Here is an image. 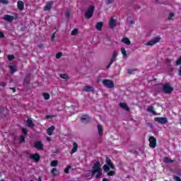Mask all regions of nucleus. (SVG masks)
I'll use <instances>...</instances> for the list:
<instances>
[{
	"mask_svg": "<svg viewBox=\"0 0 181 181\" xmlns=\"http://www.w3.org/2000/svg\"><path fill=\"white\" fill-rule=\"evenodd\" d=\"M94 15V6H89L87 11L85 12V17L86 19H90Z\"/></svg>",
	"mask_w": 181,
	"mask_h": 181,
	"instance_id": "obj_1",
	"label": "nucleus"
},
{
	"mask_svg": "<svg viewBox=\"0 0 181 181\" xmlns=\"http://www.w3.org/2000/svg\"><path fill=\"white\" fill-rule=\"evenodd\" d=\"M101 170V163H100V161H96L92 167V176H95V173Z\"/></svg>",
	"mask_w": 181,
	"mask_h": 181,
	"instance_id": "obj_2",
	"label": "nucleus"
},
{
	"mask_svg": "<svg viewBox=\"0 0 181 181\" xmlns=\"http://www.w3.org/2000/svg\"><path fill=\"white\" fill-rule=\"evenodd\" d=\"M2 19L4 21H6V22H13L14 19H18V13H16L14 16L8 14H5L3 16Z\"/></svg>",
	"mask_w": 181,
	"mask_h": 181,
	"instance_id": "obj_3",
	"label": "nucleus"
},
{
	"mask_svg": "<svg viewBox=\"0 0 181 181\" xmlns=\"http://www.w3.org/2000/svg\"><path fill=\"white\" fill-rule=\"evenodd\" d=\"M163 91L165 94H170L173 92V88L169 83H165L163 86Z\"/></svg>",
	"mask_w": 181,
	"mask_h": 181,
	"instance_id": "obj_4",
	"label": "nucleus"
},
{
	"mask_svg": "<svg viewBox=\"0 0 181 181\" xmlns=\"http://www.w3.org/2000/svg\"><path fill=\"white\" fill-rule=\"evenodd\" d=\"M103 84L107 88H113L114 87V82L110 79H104L103 81Z\"/></svg>",
	"mask_w": 181,
	"mask_h": 181,
	"instance_id": "obj_5",
	"label": "nucleus"
},
{
	"mask_svg": "<svg viewBox=\"0 0 181 181\" xmlns=\"http://www.w3.org/2000/svg\"><path fill=\"white\" fill-rule=\"evenodd\" d=\"M158 42H160V37H156L147 42L146 43V46H153V45H156V43H158Z\"/></svg>",
	"mask_w": 181,
	"mask_h": 181,
	"instance_id": "obj_6",
	"label": "nucleus"
},
{
	"mask_svg": "<svg viewBox=\"0 0 181 181\" xmlns=\"http://www.w3.org/2000/svg\"><path fill=\"white\" fill-rule=\"evenodd\" d=\"M30 159L37 163L40 161V155L37 153L30 154Z\"/></svg>",
	"mask_w": 181,
	"mask_h": 181,
	"instance_id": "obj_7",
	"label": "nucleus"
},
{
	"mask_svg": "<svg viewBox=\"0 0 181 181\" xmlns=\"http://www.w3.org/2000/svg\"><path fill=\"white\" fill-rule=\"evenodd\" d=\"M148 142L150 148H152L153 149L156 148V138L154 136H150L148 139Z\"/></svg>",
	"mask_w": 181,
	"mask_h": 181,
	"instance_id": "obj_8",
	"label": "nucleus"
},
{
	"mask_svg": "<svg viewBox=\"0 0 181 181\" xmlns=\"http://www.w3.org/2000/svg\"><path fill=\"white\" fill-rule=\"evenodd\" d=\"M7 115H9V110L7 108H1L0 109V117L1 118H5L6 117Z\"/></svg>",
	"mask_w": 181,
	"mask_h": 181,
	"instance_id": "obj_9",
	"label": "nucleus"
},
{
	"mask_svg": "<svg viewBox=\"0 0 181 181\" xmlns=\"http://www.w3.org/2000/svg\"><path fill=\"white\" fill-rule=\"evenodd\" d=\"M154 121L158 122V124H166L168 122V118L166 117H155Z\"/></svg>",
	"mask_w": 181,
	"mask_h": 181,
	"instance_id": "obj_10",
	"label": "nucleus"
},
{
	"mask_svg": "<svg viewBox=\"0 0 181 181\" xmlns=\"http://www.w3.org/2000/svg\"><path fill=\"white\" fill-rule=\"evenodd\" d=\"M34 147L38 151H43V144L40 141H37L34 144Z\"/></svg>",
	"mask_w": 181,
	"mask_h": 181,
	"instance_id": "obj_11",
	"label": "nucleus"
},
{
	"mask_svg": "<svg viewBox=\"0 0 181 181\" xmlns=\"http://www.w3.org/2000/svg\"><path fill=\"white\" fill-rule=\"evenodd\" d=\"M115 60H117V51H115L113 52L112 57L110 59V62H109V64L107 66V69H110V67H111V65L112 64V63H114V62H115Z\"/></svg>",
	"mask_w": 181,
	"mask_h": 181,
	"instance_id": "obj_12",
	"label": "nucleus"
},
{
	"mask_svg": "<svg viewBox=\"0 0 181 181\" xmlns=\"http://www.w3.org/2000/svg\"><path fill=\"white\" fill-rule=\"evenodd\" d=\"M105 162L106 165L110 166L111 169H115V165H114V163H112V160L109 157L105 158Z\"/></svg>",
	"mask_w": 181,
	"mask_h": 181,
	"instance_id": "obj_13",
	"label": "nucleus"
},
{
	"mask_svg": "<svg viewBox=\"0 0 181 181\" xmlns=\"http://www.w3.org/2000/svg\"><path fill=\"white\" fill-rule=\"evenodd\" d=\"M81 120L82 122H85V124H88V122H91V118L90 116L87 115H84L81 118Z\"/></svg>",
	"mask_w": 181,
	"mask_h": 181,
	"instance_id": "obj_14",
	"label": "nucleus"
},
{
	"mask_svg": "<svg viewBox=\"0 0 181 181\" xmlns=\"http://www.w3.org/2000/svg\"><path fill=\"white\" fill-rule=\"evenodd\" d=\"M17 6L19 11H23V9H25V3L23 1L19 0L17 2Z\"/></svg>",
	"mask_w": 181,
	"mask_h": 181,
	"instance_id": "obj_15",
	"label": "nucleus"
},
{
	"mask_svg": "<svg viewBox=\"0 0 181 181\" xmlns=\"http://www.w3.org/2000/svg\"><path fill=\"white\" fill-rule=\"evenodd\" d=\"M83 91H86V93H94V87L90 86H86L83 87Z\"/></svg>",
	"mask_w": 181,
	"mask_h": 181,
	"instance_id": "obj_16",
	"label": "nucleus"
},
{
	"mask_svg": "<svg viewBox=\"0 0 181 181\" xmlns=\"http://www.w3.org/2000/svg\"><path fill=\"white\" fill-rule=\"evenodd\" d=\"M78 149V145L77 144V143L74 142L73 144V148L70 152L71 155H73V153H76Z\"/></svg>",
	"mask_w": 181,
	"mask_h": 181,
	"instance_id": "obj_17",
	"label": "nucleus"
},
{
	"mask_svg": "<svg viewBox=\"0 0 181 181\" xmlns=\"http://www.w3.org/2000/svg\"><path fill=\"white\" fill-rule=\"evenodd\" d=\"M52 5H53V1H48L44 8V10L50 11L52 9Z\"/></svg>",
	"mask_w": 181,
	"mask_h": 181,
	"instance_id": "obj_18",
	"label": "nucleus"
},
{
	"mask_svg": "<svg viewBox=\"0 0 181 181\" xmlns=\"http://www.w3.org/2000/svg\"><path fill=\"white\" fill-rule=\"evenodd\" d=\"M119 105L121 107V108H123V110H125L126 111L129 112V107H128V105H127V103H120Z\"/></svg>",
	"mask_w": 181,
	"mask_h": 181,
	"instance_id": "obj_19",
	"label": "nucleus"
},
{
	"mask_svg": "<svg viewBox=\"0 0 181 181\" xmlns=\"http://www.w3.org/2000/svg\"><path fill=\"white\" fill-rule=\"evenodd\" d=\"M55 129V127L54 126H51L50 127H49L47 129V134L48 135H53V131H54Z\"/></svg>",
	"mask_w": 181,
	"mask_h": 181,
	"instance_id": "obj_20",
	"label": "nucleus"
},
{
	"mask_svg": "<svg viewBox=\"0 0 181 181\" xmlns=\"http://www.w3.org/2000/svg\"><path fill=\"white\" fill-rule=\"evenodd\" d=\"M122 42L124 43V45H127V46H129V45H131V40H129V38H128V37L122 38Z\"/></svg>",
	"mask_w": 181,
	"mask_h": 181,
	"instance_id": "obj_21",
	"label": "nucleus"
},
{
	"mask_svg": "<svg viewBox=\"0 0 181 181\" xmlns=\"http://www.w3.org/2000/svg\"><path fill=\"white\" fill-rule=\"evenodd\" d=\"M103 26H104V23L98 22L96 23L95 28H96L97 30H101V29H103Z\"/></svg>",
	"mask_w": 181,
	"mask_h": 181,
	"instance_id": "obj_22",
	"label": "nucleus"
},
{
	"mask_svg": "<svg viewBox=\"0 0 181 181\" xmlns=\"http://www.w3.org/2000/svg\"><path fill=\"white\" fill-rule=\"evenodd\" d=\"M109 25L110 28H115V26H117V21L115 19H111L109 22Z\"/></svg>",
	"mask_w": 181,
	"mask_h": 181,
	"instance_id": "obj_23",
	"label": "nucleus"
},
{
	"mask_svg": "<svg viewBox=\"0 0 181 181\" xmlns=\"http://www.w3.org/2000/svg\"><path fill=\"white\" fill-rule=\"evenodd\" d=\"M30 83V74H28L24 78V84H29Z\"/></svg>",
	"mask_w": 181,
	"mask_h": 181,
	"instance_id": "obj_24",
	"label": "nucleus"
},
{
	"mask_svg": "<svg viewBox=\"0 0 181 181\" xmlns=\"http://www.w3.org/2000/svg\"><path fill=\"white\" fill-rule=\"evenodd\" d=\"M8 69H10V71L11 74H14L16 73V66L13 65H9Z\"/></svg>",
	"mask_w": 181,
	"mask_h": 181,
	"instance_id": "obj_25",
	"label": "nucleus"
},
{
	"mask_svg": "<svg viewBox=\"0 0 181 181\" xmlns=\"http://www.w3.org/2000/svg\"><path fill=\"white\" fill-rule=\"evenodd\" d=\"M147 111H148V112H151L153 115H156V112H155L153 106H148L147 107Z\"/></svg>",
	"mask_w": 181,
	"mask_h": 181,
	"instance_id": "obj_26",
	"label": "nucleus"
},
{
	"mask_svg": "<svg viewBox=\"0 0 181 181\" xmlns=\"http://www.w3.org/2000/svg\"><path fill=\"white\" fill-rule=\"evenodd\" d=\"M26 122L30 128H33V127H35V124H33V120L28 119Z\"/></svg>",
	"mask_w": 181,
	"mask_h": 181,
	"instance_id": "obj_27",
	"label": "nucleus"
},
{
	"mask_svg": "<svg viewBox=\"0 0 181 181\" xmlns=\"http://www.w3.org/2000/svg\"><path fill=\"white\" fill-rule=\"evenodd\" d=\"M163 161L165 163H173L174 160L169 157H164Z\"/></svg>",
	"mask_w": 181,
	"mask_h": 181,
	"instance_id": "obj_28",
	"label": "nucleus"
},
{
	"mask_svg": "<svg viewBox=\"0 0 181 181\" xmlns=\"http://www.w3.org/2000/svg\"><path fill=\"white\" fill-rule=\"evenodd\" d=\"M51 173H52V176L56 177L57 175H59V171L57 170V168H54L51 170Z\"/></svg>",
	"mask_w": 181,
	"mask_h": 181,
	"instance_id": "obj_29",
	"label": "nucleus"
},
{
	"mask_svg": "<svg viewBox=\"0 0 181 181\" xmlns=\"http://www.w3.org/2000/svg\"><path fill=\"white\" fill-rule=\"evenodd\" d=\"M58 165H59V161H57V160H54L51 161L50 166H52V168H56V166H58Z\"/></svg>",
	"mask_w": 181,
	"mask_h": 181,
	"instance_id": "obj_30",
	"label": "nucleus"
},
{
	"mask_svg": "<svg viewBox=\"0 0 181 181\" xmlns=\"http://www.w3.org/2000/svg\"><path fill=\"white\" fill-rule=\"evenodd\" d=\"M96 173H97L95 175L96 179H100V177H103V169L98 171H96Z\"/></svg>",
	"mask_w": 181,
	"mask_h": 181,
	"instance_id": "obj_31",
	"label": "nucleus"
},
{
	"mask_svg": "<svg viewBox=\"0 0 181 181\" xmlns=\"http://www.w3.org/2000/svg\"><path fill=\"white\" fill-rule=\"evenodd\" d=\"M111 168V167H110V165L105 164L103 165V170L104 172H105L106 173L110 170V169Z\"/></svg>",
	"mask_w": 181,
	"mask_h": 181,
	"instance_id": "obj_32",
	"label": "nucleus"
},
{
	"mask_svg": "<svg viewBox=\"0 0 181 181\" xmlns=\"http://www.w3.org/2000/svg\"><path fill=\"white\" fill-rule=\"evenodd\" d=\"M59 77H60L61 78H63L64 80H68V78H69V76H68L67 74H60V75H59Z\"/></svg>",
	"mask_w": 181,
	"mask_h": 181,
	"instance_id": "obj_33",
	"label": "nucleus"
},
{
	"mask_svg": "<svg viewBox=\"0 0 181 181\" xmlns=\"http://www.w3.org/2000/svg\"><path fill=\"white\" fill-rule=\"evenodd\" d=\"M98 129L99 135H103V127L100 124H98Z\"/></svg>",
	"mask_w": 181,
	"mask_h": 181,
	"instance_id": "obj_34",
	"label": "nucleus"
},
{
	"mask_svg": "<svg viewBox=\"0 0 181 181\" xmlns=\"http://www.w3.org/2000/svg\"><path fill=\"white\" fill-rule=\"evenodd\" d=\"M77 33H78V30L77 28H75L71 31V36H76Z\"/></svg>",
	"mask_w": 181,
	"mask_h": 181,
	"instance_id": "obj_35",
	"label": "nucleus"
},
{
	"mask_svg": "<svg viewBox=\"0 0 181 181\" xmlns=\"http://www.w3.org/2000/svg\"><path fill=\"white\" fill-rule=\"evenodd\" d=\"M122 54H123L124 57H127V50L125 49V47L121 48Z\"/></svg>",
	"mask_w": 181,
	"mask_h": 181,
	"instance_id": "obj_36",
	"label": "nucleus"
},
{
	"mask_svg": "<svg viewBox=\"0 0 181 181\" xmlns=\"http://www.w3.org/2000/svg\"><path fill=\"white\" fill-rule=\"evenodd\" d=\"M43 97H44V99L47 100H50V94L49 93H43Z\"/></svg>",
	"mask_w": 181,
	"mask_h": 181,
	"instance_id": "obj_37",
	"label": "nucleus"
},
{
	"mask_svg": "<svg viewBox=\"0 0 181 181\" xmlns=\"http://www.w3.org/2000/svg\"><path fill=\"white\" fill-rule=\"evenodd\" d=\"M71 168V165H67V167L64 170V173H66V174L70 173Z\"/></svg>",
	"mask_w": 181,
	"mask_h": 181,
	"instance_id": "obj_38",
	"label": "nucleus"
},
{
	"mask_svg": "<svg viewBox=\"0 0 181 181\" xmlns=\"http://www.w3.org/2000/svg\"><path fill=\"white\" fill-rule=\"evenodd\" d=\"M19 142L20 144H23V142H25V136L23 135L20 136Z\"/></svg>",
	"mask_w": 181,
	"mask_h": 181,
	"instance_id": "obj_39",
	"label": "nucleus"
},
{
	"mask_svg": "<svg viewBox=\"0 0 181 181\" xmlns=\"http://www.w3.org/2000/svg\"><path fill=\"white\" fill-rule=\"evenodd\" d=\"M138 69H128L127 73L128 74H134L135 71H136Z\"/></svg>",
	"mask_w": 181,
	"mask_h": 181,
	"instance_id": "obj_40",
	"label": "nucleus"
},
{
	"mask_svg": "<svg viewBox=\"0 0 181 181\" xmlns=\"http://www.w3.org/2000/svg\"><path fill=\"white\" fill-rule=\"evenodd\" d=\"M181 64V56L177 59L175 66H180Z\"/></svg>",
	"mask_w": 181,
	"mask_h": 181,
	"instance_id": "obj_41",
	"label": "nucleus"
},
{
	"mask_svg": "<svg viewBox=\"0 0 181 181\" xmlns=\"http://www.w3.org/2000/svg\"><path fill=\"white\" fill-rule=\"evenodd\" d=\"M7 59L9 62H12L15 59V56L13 55H8Z\"/></svg>",
	"mask_w": 181,
	"mask_h": 181,
	"instance_id": "obj_42",
	"label": "nucleus"
},
{
	"mask_svg": "<svg viewBox=\"0 0 181 181\" xmlns=\"http://www.w3.org/2000/svg\"><path fill=\"white\" fill-rule=\"evenodd\" d=\"M107 173V176H114L115 175V171H109Z\"/></svg>",
	"mask_w": 181,
	"mask_h": 181,
	"instance_id": "obj_43",
	"label": "nucleus"
},
{
	"mask_svg": "<svg viewBox=\"0 0 181 181\" xmlns=\"http://www.w3.org/2000/svg\"><path fill=\"white\" fill-rule=\"evenodd\" d=\"M173 16H175V14L173 13H170L168 15V21H171Z\"/></svg>",
	"mask_w": 181,
	"mask_h": 181,
	"instance_id": "obj_44",
	"label": "nucleus"
},
{
	"mask_svg": "<svg viewBox=\"0 0 181 181\" xmlns=\"http://www.w3.org/2000/svg\"><path fill=\"white\" fill-rule=\"evenodd\" d=\"M22 134H23L24 135H27L28 134V129L23 128L22 129Z\"/></svg>",
	"mask_w": 181,
	"mask_h": 181,
	"instance_id": "obj_45",
	"label": "nucleus"
},
{
	"mask_svg": "<svg viewBox=\"0 0 181 181\" xmlns=\"http://www.w3.org/2000/svg\"><path fill=\"white\" fill-rule=\"evenodd\" d=\"M0 2H1V4H4V5H8L9 4V1L8 0H0Z\"/></svg>",
	"mask_w": 181,
	"mask_h": 181,
	"instance_id": "obj_46",
	"label": "nucleus"
},
{
	"mask_svg": "<svg viewBox=\"0 0 181 181\" xmlns=\"http://www.w3.org/2000/svg\"><path fill=\"white\" fill-rule=\"evenodd\" d=\"M62 56H63V53H62V52H58V53L56 54V59H60V57H62Z\"/></svg>",
	"mask_w": 181,
	"mask_h": 181,
	"instance_id": "obj_47",
	"label": "nucleus"
},
{
	"mask_svg": "<svg viewBox=\"0 0 181 181\" xmlns=\"http://www.w3.org/2000/svg\"><path fill=\"white\" fill-rule=\"evenodd\" d=\"M0 87H6V82H0Z\"/></svg>",
	"mask_w": 181,
	"mask_h": 181,
	"instance_id": "obj_48",
	"label": "nucleus"
},
{
	"mask_svg": "<svg viewBox=\"0 0 181 181\" xmlns=\"http://www.w3.org/2000/svg\"><path fill=\"white\" fill-rule=\"evenodd\" d=\"M5 37V33L4 32H0V39H4Z\"/></svg>",
	"mask_w": 181,
	"mask_h": 181,
	"instance_id": "obj_49",
	"label": "nucleus"
},
{
	"mask_svg": "<svg viewBox=\"0 0 181 181\" xmlns=\"http://www.w3.org/2000/svg\"><path fill=\"white\" fill-rule=\"evenodd\" d=\"M56 38V33H54L52 35L51 40L53 42L54 39Z\"/></svg>",
	"mask_w": 181,
	"mask_h": 181,
	"instance_id": "obj_50",
	"label": "nucleus"
},
{
	"mask_svg": "<svg viewBox=\"0 0 181 181\" xmlns=\"http://www.w3.org/2000/svg\"><path fill=\"white\" fill-rule=\"evenodd\" d=\"M46 118H47V119H50V118H54V115H47L46 116Z\"/></svg>",
	"mask_w": 181,
	"mask_h": 181,
	"instance_id": "obj_51",
	"label": "nucleus"
},
{
	"mask_svg": "<svg viewBox=\"0 0 181 181\" xmlns=\"http://www.w3.org/2000/svg\"><path fill=\"white\" fill-rule=\"evenodd\" d=\"M65 16L67 18V19H69V18H70V12H66L65 13Z\"/></svg>",
	"mask_w": 181,
	"mask_h": 181,
	"instance_id": "obj_52",
	"label": "nucleus"
},
{
	"mask_svg": "<svg viewBox=\"0 0 181 181\" xmlns=\"http://www.w3.org/2000/svg\"><path fill=\"white\" fill-rule=\"evenodd\" d=\"M174 180H175V181H181V179L180 178V177L175 176L174 177Z\"/></svg>",
	"mask_w": 181,
	"mask_h": 181,
	"instance_id": "obj_53",
	"label": "nucleus"
},
{
	"mask_svg": "<svg viewBox=\"0 0 181 181\" xmlns=\"http://www.w3.org/2000/svg\"><path fill=\"white\" fill-rule=\"evenodd\" d=\"M107 4L109 5H111V4H114V0H107Z\"/></svg>",
	"mask_w": 181,
	"mask_h": 181,
	"instance_id": "obj_54",
	"label": "nucleus"
},
{
	"mask_svg": "<svg viewBox=\"0 0 181 181\" xmlns=\"http://www.w3.org/2000/svg\"><path fill=\"white\" fill-rule=\"evenodd\" d=\"M10 90H12L13 93H16V88H10Z\"/></svg>",
	"mask_w": 181,
	"mask_h": 181,
	"instance_id": "obj_55",
	"label": "nucleus"
},
{
	"mask_svg": "<svg viewBox=\"0 0 181 181\" xmlns=\"http://www.w3.org/2000/svg\"><path fill=\"white\" fill-rule=\"evenodd\" d=\"M178 74H179V76H181V66H180V68L178 69Z\"/></svg>",
	"mask_w": 181,
	"mask_h": 181,
	"instance_id": "obj_56",
	"label": "nucleus"
},
{
	"mask_svg": "<svg viewBox=\"0 0 181 181\" xmlns=\"http://www.w3.org/2000/svg\"><path fill=\"white\" fill-rule=\"evenodd\" d=\"M38 47H39L40 49H42V48L43 47V44H40V45H38Z\"/></svg>",
	"mask_w": 181,
	"mask_h": 181,
	"instance_id": "obj_57",
	"label": "nucleus"
},
{
	"mask_svg": "<svg viewBox=\"0 0 181 181\" xmlns=\"http://www.w3.org/2000/svg\"><path fill=\"white\" fill-rule=\"evenodd\" d=\"M102 181H110V180L108 178H103Z\"/></svg>",
	"mask_w": 181,
	"mask_h": 181,
	"instance_id": "obj_58",
	"label": "nucleus"
},
{
	"mask_svg": "<svg viewBox=\"0 0 181 181\" xmlns=\"http://www.w3.org/2000/svg\"><path fill=\"white\" fill-rule=\"evenodd\" d=\"M166 62H167L168 64H169V63H170V60H169V59H166Z\"/></svg>",
	"mask_w": 181,
	"mask_h": 181,
	"instance_id": "obj_59",
	"label": "nucleus"
},
{
	"mask_svg": "<svg viewBox=\"0 0 181 181\" xmlns=\"http://www.w3.org/2000/svg\"><path fill=\"white\" fill-rule=\"evenodd\" d=\"M38 181H42V177L40 176V177H38Z\"/></svg>",
	"mask_w": 181,
	"mask_h": 181,
	"instance_id": "obj_60",
	"label": "nucleus"
},
{
	"mask_svg": "<svg viewBox=\"0 0 181 181\" xmlns=\"http://www.w3.org/2000/svg\"><path fill=\"white\" fill-rule=\"evenodd\" d=\"M47 141H50V137L47 138Z\"/></svg>",
	"mask_w": 181,
	"mask_h": 181,
	"instance_id": "obj_61",
	"label": "nucleus"
},
{
	"mask_svg": "<svg viewBox=\"0 0 181 181\" xmlns=\"http://www.w3.org/2000/svg\"><path fill=\"white\" fill-rule=\"evenodd\" d=\"M131 23H134V21H131Z\"/></svg>",
	"mask_w": 181,
	"mask_h": 181,
	"instance_id": "obj_62",
	"label": "nucleus"
},
{
	"mask_svg": "<svg viewBox=\"0 0 181 181\" xmlns=\"http://www.w3.org/2000/svg\"><path fill=\"white\" fill-rule=\"evenodd\" d=\"M0 53H1V49H0Z\"/></svg>",
	"mask_w": 181,
	"mask_h": 181,
	"instance_id": "obj_63",
	"label": "nucleus"
}]
</instances>
